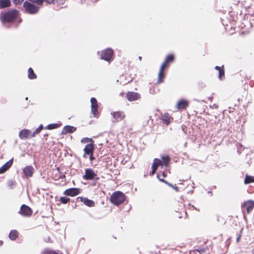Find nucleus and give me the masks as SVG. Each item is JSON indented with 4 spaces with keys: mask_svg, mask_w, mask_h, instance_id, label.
Masks as SVG:
<instances>
[{
    "mask_svg": "<svg viewBox=\"0 0 254 254\" xmlns=\"http://www.w3.org/2000/svg\"><path fill=\"white\" fill-rule=\"evenodd\" d=\"M18 16V11L16 9H12L7 12H1L0 14V19L3 24L10 23L14 21Z\"/></svg>",
    "mask_w": 254,
    "mask_h": 254,
    "instance_id": "obj_1",
    "label": "nucleus"
},
{
    "mask_svg": "<svg viewBox=\"0 0 254 254\" xmlns=\"http://www.w3.org/2000/svg\"><path fill=\"white\" fill-rule=\"evenodd\" d=\"M126 199V195L120 191L114 192L110 196L111 202L116 205L122 203Z\"/></svg>",
    "mask_w": 254,
    "mask_h": 254,
    "instance_id": "obj_2",
    "label": "nucleus"
},
{
    "mask_svg": "<svg viewBox=\"0 0 254 254\" xmlns=\"http://www.w3.org/2000/svg\"><path fill=\"white\" fill-rule=\"evenodd\" d=\"M83 179L85 180L97 181L99 179V177L97 176L93 170L87 168L85 170V174L83 176Z\"/></svg>",
    "mask_w": 254,
    "mask_h": 254,
    "instance_id": "obj_3",
    "label": "nucleus"
},
{
    "mask_svg": "<svg viewBox=\"0 0 254 254\" xmlns=\"http://www.w3.org/2000/svg\"><path fill=\"white\" fill-rule=\"evenodd\" d=\"M23 7L27 12L32 14L37 13L39 11L38 6L27 1L24 2Z\"/></svg>",
    "mask_w": 254,
    "mask_h": 254,
    "instance_id": "obj_4",
    "label": "nucleus"
},
{
    "mask_svg": "<svg viewBox=\"0 0 254 254\" xmlns=\"http://www.w3.org/2000/svg\"><path fill=\"white\" fill-rule=\"evenodd\" d=\"M19 214L25 217H29L32 215L33 211L32 209L25 204H22L18 212Z\"/></svg>",
    "mask_w": 254,
    "mask_h": 254,
    "instance_id": "obj_5",
    "label": "nucleus"
},
{
    "mask_svg": "<svg viewBox=\"0 0 254 254\" xmlns=\"http://www.w3.org/2000/svg\"><path fill=\"white\" fill-rule=\"evenodd\" d=\"M113 55V51L110 48H108L102 52L101 54V59L109 62L111 60Z\"/></svg>",
    "mask_w": 254,
    "mask_h": 254,
    "instance_id": "obj_6",
    "label": "nucleus"
},
{
    "mask_svg": "<svg viewBox=\"0 0 254 254\" xmlns=\"http://www.w3.org/2000/svg\"><path fill=\"white\" fill-rule=\"evenodd\" d=\"M80 192V190L78 188H72L67 189L64 192V194L70 196H74Z\"/></svg>",
    "mask_w": 254,
    "mask_h": 254,
    "instance_id": "obj_7",
    "label": "nucleus"
},
{
    "mask_svg": "<svg viewBox=\"0 0 254 254\" xmlns=\"http://www.w3.org/2000/svg\"><path fill=\"white\" fill-rule=\"evenodd\" d=\"M95 150V147L94 143H88L85 145L83 151L84 154H83V157H86V155L89 154H93Z\"/></svg>",
    "mask_w": 254,
    "mask_h": 254,
    "instance_id": "obj_8",
    "label": "nucleus"
},
{
    "mask_svg": "<svg viewBox=\"0 0 254 254\" xmlns=\"http://www.w3.org/2000/svg\"><path fill=\"white\" fill-rule=\"evenodd\" d=\"M126 97L129 101H133L140 98L139 93L134 92H128L126 94Z\"/></svg>",
    "mask_w": 254,
    "mask_h": 254,
    "instance_id": "obj_9",
    "label": "nucleus"
},
{
    "mask_svg": "<svg viewBox=\"0 0 254 254\" xmlns=\"http://www.w3.org/2000/svg\"><path fill=\"white\" fill-rule=\"evenodd\" d=\"M91 104V112L94 116L98 114V106L97 104V101L95 98L92 97L90 99Z\"/></svg>",
    "mask_w": 254,
    "mask_h": 254,
    "instance_id": "obj_10",
    "label": "nucleus"
},
{
    "mask_svg": "<svg viewBox=\"0 0 254 254\" xmlns=\"http://www.w3.org/2000/svg\"><path fill=\"white\" fill-rule=\"evenodd\" d=\"M77 201L80 200L88 207H93L95 206L94 201L86 197L79 196L77 198Z\"/></svg>",
    "mask_w": 254,
    "mask_h": 254,
    "instance_id": "obj_11",
    "label": "nucleus"
},
{
    "mask_svg": "<svg viewBox=\"0 0 254 254\" xmlns=\"http://www.w3.org/2000/svg\"><path fill=\"white\" fill-rule=\"evenodd\" d=\"M13 161V159H10L8 161L6 162L0 168V174H3L9 168L12 166Z\"/></svg>",
    "mask_w": 254,
    "mask_h": 254,
    "instance_id": "obj_12",
    "label": "nucleus"
},
{
    "mask_svg": "<svg viewBox=\"0 0 254 254\" xmlns=\"http://www.w3.org/2000/svg\"><path fill=\"white\" fill-rule=\"evenodd\" d=\"M113 122H118L124 118L125 115L123 112H116L113 113Z\"/></svg>",
    "mask_w": 254,
    "mask_h": 254,
    "instance_id": "obj_13",
    "label": "nucleus"
},
{
    "mask_svg": "<svg viewBox=\"0 0 254 254\" xmlns=\"http://www.w3.org/2000/svg\"><path fill=\"white\" fill-rule=\"evenodd\" d=\"M25 176L27 177H32L34 172V169L32 166H27L23 170Z\"/></svg>",
    "mask_w": 254,
    "mask_h": 254,
    "instance_id": "obj_14",
    "label": "nucleus"
},
{
    "mask_svg": "<svg viewBox=\"0 0 254 254\" xmlns=\"http://www.w3.org/2000/svg\"><path fill=\"white\" fill-rule=\"evenodd\" d=\"M76 128L70 126H65L64 127L62 134H65L67 133H73L75 131Z\"/></svg>",
    "mask_w": 254,
    "mask_h": 254,
    "instance_id": "obj_15",
    "label": "nucleus"
},
{
    "mask_svg": "<svg viewBox=\"0 0 254 254\" xmlns=\"http://www.w3.org/2000/svg\"><path fill=\"white\" fill-rule=\"evenodd\" d=\"M30 133V131L28 129H22L19 132V137L21 139L27 138Z\"/></svg>",
    "mask_w": 254,
    "mask_h": 254,
    "instance_id": "obj_16",
    "label": "nucleus"
},
{
    "mask_svg": "<svg viewBox=\"0 0 254 254\" xmlns=\"http://www.w3.org/2000/svg\"><path fill=\"white\" fill-rule=\"evenodd\" d=\"M188 106V102L184 99L180 100L177 103V107L178 109H186Z\"/></svg>",
    "mask_w": 254,
    "mask_h": 254,
    "instance_id": "obj_17",
    "label": "nucleus"
},
{
    "mask_svg": "<svg viewBox=\"0 0 254 254\" xmlns=\"http://www.w3.org/2000/svg\"><path fill=\"white\" fill-rule=\"evenodd\" d=\"M244 206L246 208L247 211L249 213L254 207V202L252 201H249L244 204Z\"/></svg>",
    "mask_w": 254,
    "mask_h": 254,
    "instance_id": "obj_18",
    "label": "nucleus"
},
{
    "mask_svg": "<svg viewBox=\"0 0 254 254\" xmlns=\"http://www.w3.org/2000/svg\"><path fill=\"white\" fill-rule=\"evenodd\" d=\"M10 0H0V9L7 7L10 5Z\"/></svg>",
    "mask_w": 254,
    "mask_h": 254,
    "instance_id": "obj_19",
    "label": "nucleus"
},
{
    "mask_svg": "<svg viewBox=\"0 0 254 254\" xmlns=\"http://www.w3.org/2000/svg\"><path fill=\"white\" fill-rule=\"evenodd\" d=\"M172 119L168 113H165L162 116V120L163 123L168 125L170 124V119Z\"/></svg>",
    "mask_w": 254,
    "mask_h": 254,
    "instance_id": "obj_20",
    "label": "nucleus"
},
{
    "mask_svg": "<svg viewBox=\"0 0 254 254\" xmlns=\"http://www.w3.org/2000/svg\"><path fill=\"white\" fill-rule=\"evenodd\" d=\"M18 233L16 230H11L9 234V238L11 240H15L18 237Z\"/></svg>",
    "mask_w": 254,
    "mask_h": 254,
    "instance_id": "obj_21",
    "label": "nucleus"
},
{
    "mask_svg": "<svg viewBox=\"0 0 254 254\" xmlns=\"http://www.w3.org/2000/svg\"><path fill=\"white\" fill-rule=\"evenodd\" d=\"M162 160V165L163 164L165 166L168 167L170 161V158L169 156H162L161 157Z\"/></svg>",
    "mask_w": 254,
    "mask_h": 254,
    "instance_id": "obj_22",
    "label": "nucleus"
},
{
    "mask_svg": "<svg viewBox=\"0 0 254 254\" xmlns=\"http://www.w3.org/2000/svg\"><path fill=\"white\" fill-rule=\"evenodd\" d=\"M254 182V177L246 175L244 180L245 184H249Z\"/></svg>",
    "mask_w": 254,
    "mask_h": 254,
    "instance_id": "obj_23",
    "label": "nucleus"
},
{
    "mask_svg": "<svg viewBox=\"0 0 254 254\" xmlns=\"http://www.w3.org/2000/svg\"><path fill=\"white\" fill-rule=\"evenodd\" d=\"M165 77V73L163 70H160L158 76L157 83H162L163 81V79Z\"/></svg>",
    "mask_w": 254,
    "mask_h": 254,
    "instance_id": "obj_24",
    "label": "nucleus"
},
{
    "mask_svg": "<svg viewBox=\"0 0 254 254\" xmlns=\"http://www.w3.org/2000/svg\"><path fill=\"white\" fill-rule=\"evenodd\" d=\"M37 77L36 75L34 72L33 70L31 67L29 68L28 69V77L30 79H35Z\"/></svg>",
    "mask_w": 254,
    "mask_h": 254,
    "instance_id": "obj_25",
    "label": "nucleus"
},
{
    "mask_svg": "<svg viewBox=\"0 0 254 254\" xmlns=\"http://www.w3.org/2000/svg\"><path fill=\"white\" fill-rule=\"evenodd\" d=\"M43 126L42 125H40L38 128H37L31 135V137H35V135L37 134H38L43 129Z\"/></svg>",
    "mask_w": 254,
    "mask_h": 254,
    "instance_id": "obj_26",
    "label": "nucleus"
},
{
    "mask_svg": "<svg viewBox=\"0 0 254 254\" xmlns=\"http://www.w3.org/2000/svg\"><path fill=\"white\" fill-rule=\"evenodd\" d=\"M59 127L60 125L59 124H51L48 125L47 127H46L45 129H53L57 128Z\"/></svg>",
    "mask_w": 254,
    "mask_h": 254,
    "instance_id": "obj_27",
    "label": "nucleus"
},
{
    "mask_svg": "<svg viewBox=\"0 0 254 254\" xmlns=\"http://www.w3.org/2000/svg\"><path fill=\"white\" fill-rule=\"evenodd\" d=\"M81 142L83 143H86L88 142H89V143H93L94 140L91 138L84 137L81 139Z\"/></svg>",
    "mask_w": 254,
    "mask_h": 254,
    "instance_id": "obj_28",
    "label": "nucleus"
},
{
    "mask_svg": "<svg viewBox=\"0 0 254 254\" xmlns=\"http://www.w3.org/2000/svg\"><path fill=\"white\" fill-rule=\"evenodd\" d=\"M174 60V56L173 55L171 54V55H168L166 57L165 61L166 62V63H168V64H169L170 63L173 62Z\"/></svg>",
    "mask_w": 254,
    "mask_h": 254,
    "instance_id": "obj_29",
    "label": "nucleus"
},
{
    "mask_svg": "<svg viewBox=\"0 0 254 254\" xmlns=\"http://www.w3.org/2000/svg\"><path fill=\"white\" fill-rule=\"evenodd\" d=\"M60 200L63 204H67L69 202L70 198L64 196H61Z\"/></svg>",
    "mask_w": 254,
    "mask_h": 254,
    "instance_id": "obj_30",
    "label": "nucleus"
},
{
    "mask_svg": "<svg viewBox=\"0 0 254 254\" xmlns=\"http://www.w3.org/2000/svg\"><path fill=\"white\" fill-rule=\"evenodd\" d=\"M225 76V71L224 69L223 68L221 70H219V78L220 80H222L223 77H224Z\"/></svg>",
    "mask_w": 254,
    "mask_h": 254,
    "instance_id": "obj_31",
    "label": "nucleus"
},
{
    "mask_svg": "<svg viewBox=\"0 0 254 254\" xmlns=\"http://www.w3.org/2000/svg\"><path fill=\"white\" fill-rule=\"evenodd\" d=\"M153 163H155L157 166L162 165V162L161 160L158 158H155L154 159Z\"/></svg>",
    "mask_w": 254,
    "mask_h": 254,
    "instance_id": "obj_32",
    "label": "nucleus"
},
{
    "mask_svg": "<svg viewBox=\"0 0 254 254\" xmlns=\"http://www.w3.org/2000/svg\"><path fill=\"white\" fill-rule=\"evenodd\" d=\"M44 254H60L58 253H57L55 251H50V250H46L44 252Z\"/></svg>",
    "mask_w": 254,
    "mask_h": 254,
    "instance_id": "obj_33",
    "label": "nucleus"
},
{
    "mask_svg": "<svg viewBox=\"0 0 254 254\" xmlns=\"http://www.w3.org/2000/svg\"><path fill=\"white\" fill-rule=\"evenodd\" d=\"M168 64H168V63L164 61V62L162 64L160 70L164 71Z\"/></svg>",
    "mask_w": 254,
    "mask_h": 254,
    "instance_id": "obj_34",
    "label": "nucleus"
},
{
    "mask_svg": "<svg viewBox=\"0 0 254 254\" xmlns=\"http://www.w3.org/2000/svg\"><path fill=\"white\" fill-rule=\"evenodd\" d=\"M12 2L15 4H21L24 0H12Z\"/></svg>",
    "mask_w": 254,
    "mask_h": 254,
    "instance_id": "obj_35",
    "label": "nucleus"
},
{
    "mask_svg": "<svg viewBox=\"0 0 254 254\" xmlns=\"http://www.w3.org/2000/svg\"><path fill=\"white\" fill-rule=\"evenodd\" d=\"M42 0V4H43L44 1H45L49 4H51V3H53L55 1V0Z\"/></svg>",
    "mask_w": 254,
    "mask_h": 254,
    "instance_id": "obj_36",
    "label": "nucleus"
},
{
    "mask_svg": "<svg viewBox=\"0 0 254 254\" xmlns=\"http://www.w3.org/2000/svg\"><path fill=\"white\" fill-rule=\"evenodd\" d=\"M169 185H170L171 186H169L170 187H171L174 190H175L176 191H179V189H178V188L177 187H176V186H174L173 185H172V184L170 183H169Z\"/></svg>",
    "mask_w": 254,
    "mask_h": 254,
    "instance_id": "obj_37",
    "label": "nucleus"
},
{
    "mask_svg": "<svg viewBox=\"0 0 254 254\" xmlns=\"http://www.w3.org/2000/svg\"><path fill=\"white\" fill-rule=\"evenodd\" d=\"M159 180L161 182H163L164 183H165V184H166L168 186H171L170 185H169V183L167 181H166L165 180H164V179H160V178H159Z\"/></svg>",
    "mask_w": 254,
    "mask_h": 254,
    "instance_id": "obj_38",
    "label": "nucleus"
},
{
    "mask_svg": "<svg viewBox=\"0 0 254 254\" xmlns=\"http://www.w3.org/2000/svg\"><path fill=\"white\" fill-rule=\"evenodd\" d=\"M89 156V160L90 161H92L95 159V157L93 156V154H88Z\"/></svg>",
    "mask_w": 254,
    "mask_h": 254,
    "instance_id": "obj_39",
    "label": "nucleus"
},
{
    "mask_svg": "<svg viewBox=\"0 0 254 254\" xmlns=\"http://www.w3.org/2000/svg\"><path fill=\"white\" fill-rule=\"evenodd\" d=\"M158 166H157L156 165H155V163H153L152 167H151L152 169H155L156 170H157L158 169Z\"/></svg>",
    "mask_w": 254,
    "mask_h": 254,
    "instance_id": "obj_40",
    "label": "nucleus"
},
{
    "mask_svg": "<svg viewBox=\"0 0 254 254\" xmlns=\"http://www.w3.org/2000/svg\"><path fill=\"white\" fill-rule=\"evenodd\" d=\"M156 171V170L155 169H152V171L150 172V175H153L155 173Z\"/></svg>",
    "mask_w": 254,
    "mask_h": 254,
    "instance_id": "obj_41",
    "label": "nucleus"
},
{
    "mask_svg": "<svg viewBox=\"0 0 254 254\" xmlns=\"http://www.w3.org/2000/svg\"><path fill=\"white\" fill-rule=\"evenodd\" d=\"M241 236H241V234H239V235H238V236L237 237V239H236V242H237V243L239 242L240 240V239H241Z\"/></svg>",
    "mask_w": 254,
    "mask_h": 254,
    "instance_id": "obj_42",
    "label": "nucleus"
},
{
    "mask_svg": "<svg viewBox=\"0 0 254 254\" xmlns=\"http://www.w3.org/2000/svg\"><path fill=\"white\" fill-rule=\"evenodd\" d=\"M215 69L219 71V70H221L223 68L219 66H215Z\"/></svg>",
    "mask_w": 254,
    "mask_h": 254,
    "instance_id": "obj_43",
    "label": "nucleus"
},
{
    "mask_svg": "<svg viewBox=\"0 0 254 254\" xmlns=\"http://www.w3.org/2000/svg\"><path fill=\"white\" fill-rule=\"evenodd\" d=\"M14 182H13L12 181H10L9 182L8 184L9 186H11L12 185H14Z\"/></svg>",
    "mask_w": 254,
    "mask_h": 254,
    "instance_id": "obj_44",
    "label": "nucleus"
},
{
    "mask_svg": "<svg viewBox=\"0 0 254 254\" xmlns=\"http://www.w3.org/2000/svg\"><path fill=\"white\" fill-rule=\"evenodd\" d=\"M162 176H163L164 178H165V177H167V175H166V174L165 173V172H163L162 173Z\"/></svg>",
    "mask_w": 254,
    "mask_h": 254,
    "instance_id": "obj_45",
    "label": "nucleus"
},
{
    "mask_svg": "<svg viewBox=\"0 0 254 254\" xmlns=\"http://www.w3.org/2000/svg\"><path fill=\"white\" fill-rule=\"evenodd\" d=\"M65 178V176L64 175H62L60 177V178L62 179H64Z\"/></svg>",
    "mask_w": 254,
    "mask_h": 254,
    "instance_id": "obj_46",
    "label": "nucleus"
},
{
    "mask_svg": "<svg viewBox=\"0 0 254 254\" xmlns=\"http://www.w3.org/2000/svg\"><path fill=\"white\" fill-rule=\"evenodd\" d=\"M207 193H208V194H210L211 196L212 195V192H211V191H208L207 192Z\"/></svg>",
    "mask_w": 254,
    "mask_h": 254,
    "instance_id": "obj_47",
    "label": "nucleus"
},
{
    "mask_svg": "<svg viewBox=\"0 0 254 254\" xmlns=\"http://www.w3.org/2000/svg\"><path fill=\"white\" fill-rule=\"evenodd\" d=\"M216 188V187L215 186H213L212 188H211V190L212 189H215Z\"/></svg>",
    "mask_w": 254,
    "mask_h": 254,
    "instance_id": "obj_48",
    "label": "nucleus"
},
{
    "mask_svg": "<svg viewBox=\"0 0 254 254\" xmlns=\"http://www.w3.org/2000/svg\"><path fill=\"white\" fill-rule=\"evenodd\" d=\"M3 244V242L0 240V246H1Z\"/></svg>",
    "mask_w": 254,
    "mask_h": 254,
    "instance_id": "obj_49",
    "label": "nucleus"
},
{
    "mask_svg": "<svg viewBox=\"0 0 254 254\" xmlns=\"http://www.w3.org/2000/svg\"><path fill=\"white\" fill-rule=\"evenodd\" d=\"M138 59H139V61H141V59H142V57L139 56V57H138Z\"/></svg>",
    "mask_w": 254,
    "mask_h": 254,
    "instance_id": "obj_50",
    "label": "nucleus"
},
{
    "mask_svg": "<svg viewBox=\"0 0 254 254\" xmlns=\"http://www.w3.org/2000/svg\"><path fill=\"white\" fill-rule=\"evenodd\" d=\"M252 253L253 254H254V248L252 250Z\"/></svg>",
    "mask_w": 254,
    "mask_h": 254,
    "instance_id": "obj_51",
    "label": "nucleus"
},
{
    "mask_svg": "<svg viewBox=\"0 0 254 254\" xmlns=\"http://www.w3.org/2000/svg\"><path fill=\"white\" fill-rule=\"evenodd\" d=\"M44 136L45 137H46V136H48V135L47 134H44Z\"/></svg>",
    "mask_w": 254,
    "mask_h": 254,
    "instance_id": "obj_52",
    "label": "nucleus"
},
{
    "mask_svg": "<svg viewBox=\"0 0 254 254\" xmlns=\"http://www.w3.org/2000/svg\"><path fill=\"white\" fill-rule=\"evenodd\" d=\"M187 142H186V143H185L184 146H185V147L187 146Z\"/></svg>",
    "mask_w": 254,
    "mask_h": 254,
    "instance_id": "obj_53",
    "label": "nucleus"
},
{
    "mask_svg": "<svg viewBox=\"0 0 254 254\" xmlns=\"http://www.w3.org/2000/svg\"><path fill=\"white\" fill-rule=\"evenodd\" d=\"M157 178L158 179H159V178H159V175H157Z\"/></svg>",
    "mask_w": 254,
    "mask_h": 254,
    "instance_id": "obj_54",
    "label": "nucleus"
},
{
    "mask_svg": "<svg viewBox=\"0 0 254 254\" xmlns=\"http://www.w3.org/2000/svg\"><path fill=\"white\" fill-rule=\"evenodd\" d=\"M25 100H28V97H26Z\"/></svg>",
    "mask_w": 254,
    "mask_h": 254,
    "instance_id": "obj_55",
    "label": "nucleus"
},
{
    "mask_svg": "<svg viewBox=\"0 0 254 254\" xmlns=\"http://www.w3.org/2000/svg\"><path fill=\"white\" fill-rule=\"evenodd\" d=\"M60 0V2H61L62 1H61V0Z\"/></svg>",
    "mask_w": 254,
    "mask_h": 254,
    "instance_id": "obj_56",
    "label": "nucleus"
},
{
    "mask_svg": "<svg viewBox=\"0 0 254 254\" xmlns=\"http://www.w3.org/2000/svg\"><path fill=\"white\" fill-rule=\"evenodd\" d=\"M139 254H141L140 252H139Z\"/></svg>",
    "mask_w": 254,
    "mask_h": 254,
    "instance_id": "obj_57",
    "label": "nucleus"
}]
</instances>
